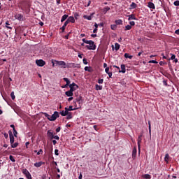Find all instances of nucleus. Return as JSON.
<instances>
[{
	"label": "nucleus",
	"mask_w": 179,
	"mask_h": 179,
	"mask_svg": "<svg viewBox=\"0 0 179 179\" xmlns=\"http://www.w3.org/2000/svg\"><path fill=\"white\" fill-rule=\"evenodd\" d=\"M108 10H110V7H106V8H104V11H105V12H108Z\"/></svg>",
	"instance_id": "49"
},
{
	"label": "nucleus",
	"mask_w": 179,
	"mask_h": 179,
	"mask_svg": "<svg viewBox=\"0 0 179 179\" xmlns=\"http://www.w3.org/2000/svg\"><path fill=\"white\" fill-rule=\"evenodd\" d=\"M105 71H106V73H110L109 72L110 71V68H108V67L106 68Z\"/></svg>",
	"instance_id": "48"
},
{
	"label": "nucleus",
	"mask_w": 179,
	"mask_h": 179,
	"mask_svg": "<svg viewBox=\"0 0 179 179\" xmlns=\"http://www.w3.org/2000/svg\"><path fill=\"white\" fill-rule=\"evenodd\" d=\"M63 80H64V82H66V85H69V84L71 83V81L67 78H64Z\"/></svg>",
	"instance_id": "26"
},
{
	"label": "nucleus",
	"mask_w": 179,
	"mask_h": 179,
	"mask_svg": "<svg viewBox=\"0 0 179 179\" xmlns=\"http://www.w3.org/2000/svg\"><path fill=\"white\" fill-rule=\"evenodd\" d=\"M61 115H62V117H65L66 115V112H65V110H62V112H60Z\"/></svg>",
	"instance_id": "34"
},
{
	"label": "nucleus",
	"mask_w": 179,
	"mask_h": 179,
	"mask_svg": "<svg viewBox=\"0 0 179 179\" xmlns=\"http://www.w3.org/2000/svg\"><path fill=\"white\" fill-rule=\"evenodd\" d=\"M142 143V138L138 137L137 144L139 152H141V143Z\"/></svg>",
	"instance_id": "12"
},
{
	"label": "nucleus",
	"mask_w": 179,
	"mask_h": 179,
	"mask_svg": "<svg viewBox=\"0 0 179 179\" xmlns=\"http://www.w3.org/2000/svg\"><path fill=\"white\" fill-rule=\"evenodd\" d=\"M53 139H57V141H59V136H53Z\"/></svg>",
	"instance_id": "46"
},
{
	"label": "nucleus",
	"mask_w": 179,
	"mask_h": 179,
	"mask_svg": "<svg viewBox=\"0 0 179 179\" xmlns=\"http://www.w3.org/2000/svg\"><path fill=\"white\" fill-rule=\"evenodd\" d=\"M58 117H59V113L55 111L54 114L50 116V121H55Z\"/></svg>",
	"instance_id": "4"
},
{
	"label": "nucleus",
	"mask_w": 179,
	"mask_h": 179,
	"mask_svg": "<svg viewBox=\"0 0 179 179\" xmlns=\"http://www.w3.org/2000/svg\"><path fill=\"white\" fill-rule=\"evenodd\" d=\"M52 143H53V145H57V141L56 140H53L52 141Z\"/></svg>",
	"instance_id": "59"
},
{
	"label": "nucleus",
	"mask_w": 179,
	"mask_h": 179,
	"mask_svg": "<svg viewBox=\"0 0 179 179\" xmlns=\"http://www.w3.org/2000/svg\"><path fill=\"white\" fill-rule=\"evenodd\" d=\"M95 87H96V90H103V86H101V85H99L96 84L95 85Z\"/></svg>",
	"instance_id": "21"
},
{
	"label": "nucleus",
	"mask_w": 179,
	"mask_h": 179,
	"mask_svg": "<svg viewBox=\"0 0 179 179\" xmlns=\"http://www.w3.org/2000/svg\"><path fill=\"white\" fill-rule=\"evenodd\" d=\"M83 64H85V65H87V60L86 59H83Z\"/></svg>",
	"instance_id": "52"
},
{
	"label": "nucleus",
	"mask_w": 179,
	"mask_h": 179,
	"mask_svg": "<svg viewBox=\"0 0 179 179\" xmlns=\"http://www.w3.org/2000/svg\"><path fill=\"white\" fill-rule=\"evenodd\" d=\"M70 90L71 92H75V90H77V89H79V86L74 83L69 85Z\"/></svg>",
	"instance_id": "2"
},
{
	"label": "nucleus",
	"mask_w": 179,
	"mask_h": 179,
	"mask_svg": "<svg viewBox=\"0 0 179 179\" xmlns=\"http://www.w3.org/2000/svg\"><path fill=\"white\" fill-rule=\"evenodd\" d=\"M171 59L173 60V59H176V55H173V54H171Z\"/></svg>",
	"instance_id": "43"
},
{
	"label": "nucleus",
	"mask_w": 179,
	"mask_h": 179,
	"mask_svg": "<svg viewBox=\"0 0 179 179\" xmlns=\"http://www.w3.org/2000/svg\"><path fill=\"white\" fill-rule=\"evenodd\" d=\"M68 22L66 21L64 24V25L62 26L61 29V30H62V31H65V28L66 27V26H68Z\"/></svg>",
	"instance_id": "19"
},
{
	"label": "nucleus",
	"mask_w": 179,
	"mask_h": 179,
	"mask_svg": "<svg viewBox=\"0 0 179 179\" xmlns=\"http://www.w3.org/2000/svg\"><path fill=\"white\" fill-rule=\"evenodd\" d=\"M104 82V80L103 79H99L98 80V83H99L100 85L103 84V83Z\"/></svg>",
	"instance_id": "41"
},
{
	"label": "nucleus",
	"mask_w": 179,
	"mask_h": 179,
	"mask_svg": "<svg viewBox=\"0 0 179 179\" xmlns=\"http://www.w3.org/2000/svg\"><path fill=\"white\" fill-rule=\"evenodd\" d=\"M10 24H9V22H6V27L7 28V29H10V30H12V27H10Z\"/></svg>",
	"instance_id": "29"
},
{
	"label": "nucleus",
	"mask_w": 179,
	"mask_h": 179,
	"mask_svg": "<svg viewBox=\"0 0 179 179\" xmlns=\"http://www.w3.org/2000/svg\"><path fill=\"white\" fill-rule=\"evenodd\" d=\"M129 24H130V26L132 27V26H135V22L131 21V22H129Z\"/></svg>",
	"instance_id": "44"
},
{
	"label": "nucleus",
	"mask_w": 179,
	"mask_h": 179,
	"mask_svg": "<svg viewBox=\"0 0 179 179\" xmlns=\"http://www.w3.org/2000/svg\"><path fill=\"white\" fill-rule=\"evenodd\" d=\"M41 153H43V150H41V149L37 152L38 156Z\"/></svg>",
	"instance_id": "54"
},
{
	"label": "nucleus",
	"mask_w": 179,
	"mask_h": 179,
	"mask_svg": "<svg viewBox=\"0 0 179 179\" xmlns=\"http://www.w3.org/2000/svg\"><path fill=\"white\" fill-rule=\"evenodd\" d=\"M44 115L46 117V118H48V120H49V121H51V115H48L47 113H45Z\"/></svg>",
	"instance_id": "28"
},
{
	"label": "nucleus",
	"mask_w": 179,
	"mask_h": 179,
	"mask_svg": "<svg viewBox=\"0 0 179 179\" xmlns=\"http://www.w3.org/2000/svg\"><path fill=\"white\" fill-rule=\"evenodd\" d=\"M36 64L38 66H44V65H45V62L43 59L36 60Z\"/></svg>",
	"instance_id": "6"
},
{
	"label": "nucleus",
	"mask_w": 179,
	"mask_h": 179,
	"mask_svg": "<svg viewBox=\"0 0 179 179\" xmlns=\"http://www.w3.org/2000/svg\"><path fill=\"white\" fill-rule=\"evenodd\" d=\"M148 128H149V134H150V136H152V127L150 124V121L148 122Z\"/></svg>",
	"instance_id": "18"
},
{
	"label": "nucleus",
	"mask_w": 179,
	"mask_h": 179,
	"mask_svg": "<svg viewBox=\"0 0 179 179\" xmlns=\"http://www.w3.org/2000/svg\"><path fill=\"white\" fill-rule=\"evenodd\" d=\"M76 102L79 104L77 108H80V104H83V99L81 96L76 98L75 103H76Z\"/></svg>",
	"instance_id": "3"
},
{
	"label": "nucleus",
	"mask_w": 179,
	"mask_h": 179,
	"mask_svg": "<svg viewBox=\"0 0 179 179\" xmlns=\"http://www.w3.org/2000/svg\"><path fill=\"white\" fill-rule=\"evenodd\" d=\"M9 136H10V143L12 145L13 143H15V137L13 136V134H12L11 131H8Z\"/></svg>",
	"instance_id": "8"
},
{
	"label": "nucleus",
	"mask_w": 179,
	"mask_h": 179,
	"mask_svg": "<svg viewBox=\"0 0 179 179\" xmlns=\"http://www.w3.org/2000/svg\"><path fill=\"white\" fill-rule=\"evenodd\" d=\"M10 96H11L12 100H15L16 96H15V92H11Z\"/></svg>",
	"instance_id": "31"
},
{
	"label": "nucleus",
	"mask_w": 179,
	"mask_h": 179,
	"mask_svg": "<svg viewBox=\"0 0 179 179\" xmlns=\"http://www.w3.org/2000/svg\"><path fill=\"white\" fill-rule=\"evenodd\" d=\"M170 159V155L169 154H166L164 160L166 163H169V159Z\"/></svg>",
	"instance_id": "25"
},
{
	"label": "nucleus",
	"mask_w": 179,
	"mask_h": 179,
	"mask_svg": "<svg viewBox=\"0 0 179 179\" xmlns=\"http://www.w3.org/2000/svg\"><path fill=\"white\" fill-rule=\"evenodd\" d=\"M55 64L57 65L58 66H65L66 65V63L64 61H58V60H55Z\"/></svg>",
	"instance_id": "5"
},
{
	"label": "nucleus",
	"mask_w": 179,
	"mask_h": 179,
	"mask_svg": "<svg viewBox=\"0 0 179 179\" xmlns=\"http://www.w3.org/2000/svg\"><path fill=\"white\" fill-rule=\"evenodd\" d=\"M48 136L50 138V139H54V133L52 132L51 131L48 130L47 133Z\"/></svg>",
	"instance_id": "11"
},
{
	"label": "nucleus",
	"mask_w": 179,
	"mask_h": 179,
	"mask_svg": "<svg viewBox=\"0 0 179 179\" xmlns=\"http://www.w3.org/2000/svg\"><path fill=\"white\" fill-rule=\"evenodd\" d=\"M164 64V62H159V65L163 66Z\"/></svg>",
	"instance_id": "62"
},
{
	"label": "nucleus",
	"mask_w": 179,
	"mask_h": 179,
	"mask_svg": "<svg viewBox=\"0 0 179 179\" xmlns=\"http://www.w3.org/2000/svg\"><path fill=\"white\" fill-rule=\"evenodd\" d=\"M132 157L135 159L136 157V148H134L132 151Z\"/></svg>",
	"instance_id": "16"
},
{
	"label": "nucleus",
	"mask_w": 179,
	"mask_h": 179,
	"mask_svg": "<svg viewBox=\"0 0 179 179\" xmlns=\"http://www.w3.org/2000/svg\"><path fill=\"white\" fill-rule=\"evenodd\" d=\"M149 62L150 64H157V62L156 60H151Z\"/></svg>",
	"instance_id": "45"
},
{
	"label": "nucleus",
	"mask_w": 179,
	"mask_h": 179,
	"mask_svg": "<svg viewBox=\"0 0 179 179\" xmlns=\"http://www.w3.org/2000/svg\"><path fill=\"white\" fill-rule=\"evenodd\" d=\"M89 69H90V67H89V66H85V71H90Z\"/></svg>",
	"instance_id": "53"
},
{
	"label": "nucleus",
	"mask_w": 179,
	"mask_h": 179,
	"mask_svg": "<svg viewBox=\"0 0 179 179\" xmlns=\"http://www.w3.org/2000/svg\"><path fill=\"white\" fill-rule=\"evenodd\" d=\"M176 34H179V29H177L176 31H175Z\"/></svg>",
	"instance_id": "60"
},
{
	"label": "nucleus",
	"mask_w": 179,
	"mask_h": 179,
	"mask_svg": "<svg viewBox=\"0 0 179 179\" xmlns=\"http://www.w3.org/2000/svg\"><path fill=\"white\" fill-rule=\"evenodd\" d=\"M9 159L11 162H13V163H15V158L13 157V156L10 155Z\"/></svg>",
	"instance_id": "36"
},
{
	"label": "nucleus",
	"mask_w": 179,
	"mask_h": 179,
	"mask_svg": "<svg viewBox=\"0 0 179 179\" xmlns=\"http://www.w3.org/2000/svg\"><path fill=\"white\" fill-rule=\"evenodd\" d=\"M116 24H122V20H117L115 21Z\"/></svg>",
	"instance_id": "33"
},
{
	"label": "nucleus",
	"mask_w": 179,
	"mask_h": 179,
	"mask_svg": "<svg viewBox=\"0 0 179 179\" xmlns=\"http://www.w3.org/2000/svg\"><path fill=\"white\" fill-rule=\"evenodd\" d=\"M173 4L175 5V6H179V1H174Z\"/></svg>",
	"instance_id": "40"
},
{
	"label": "nucleus",
	"mask_w": 179,
	"mask_h": 179,
	"mask_svg": "<svg viewBox=\"0 0 179 179\" xmlns=\"http://www.w3.org/2000/svg\"><path fill=\"white\" fill-rule=\"evenodd\" d=\"M78 178H79V179H82V174H80Z\"/></svg>",
	"instance_id": "64"
},
{
	"label": "nucleus",
	"mask_w": 179,
	"mask_h": 179,
	"mask_svg": "<svg viewBox=\"0 0 179 179\" xmlns=\"http://www.w3.org/2000/svg\"><path fill=\"white\" fill-rule=\"evenodd\" d=\"M84 19H87V20H92V18L93 17V14H91V15H84Z\"/></svg>",
	"instance_id": "17"
},
{
	"label": "nucleus",
	"mask_w": 179,
	"mask_h": 179,
	"mask_svg": "<svg viewBox=\"0 0 179 179\" xmlns=\"http://www.w3.org/2000/svg\"><path fill=\"white\" fill-rule=\"evenodd\" d=\"M65 94L66 96H68V97H72V96H73V92L70 90L69 91H66L65 92Z\"/></svg>",
	"instance_id": "10"
},
{
	"label": "nucleus",
	"mask_w": 179,
	"mask_h": 179,
	"mask_svg": "<svg viewBox=\"0 0 179 179\" xmlns=\"http://www.w3.org/2000/svg\"><path fill=\"white\" fill-rule=\"evenodd\" d=\"M64 112L66 113V114L68 115V114H71V113H69V110H68V108H65V110Z\"/></svg>",
	"instance_id": "42"
},
{
	"label": "nucleus",
	"mask_w": 179,
	"mask_h": 179,
	"mask_svg": "<svg viewBox=\"0 0 179 179\" xmlns=\"http://www.w3.org/2000/svg\"><path fill=\"white\" fill-rule=\"evenodd\" d=\"M132 29V27L131 25H127L125 27V30H131Z\"/></svg>",
	"instance_id": "35"
},
{
	"label": "nucleus",
	"mask_w": 179,
	"mask_h": 179,
	"mask_svg": "<svg viewBox=\"0 0 179 179\" xmlns=\"http://www.w3.org/2000/svg\"><path fill=\"white\" fill-rule=\"evenodd\" d=\"M13 134H14V136H17V131H16V129H14L13 130Z\"/></svg>",
	"instance_id": "39"
},
{
	"label": "nucleus",
	"mask_w": 179,
	"mask_h": 179,
	"mask_svg": "<svg viewBox=\"0 0 179 179\" xmlns=\"http://www.w3.org/2000/svg\"><path fill=\"white\" fill-rule=\"evenodd\" d=\"M68 110L69 111H73V110H76V108H73V107L72 106H70L69 108H68Z\"/></svg>",
	"instance_id": "37"
},
{
	"label": "nucleus",
	"mask_w": 179,
	"mask_h": 179,
	"mask_svg": "<svg viewBox=\"0 0 179 179\" xmlns=\"http://www.w3.org/2000/svg\"><path fill=\"white\" fill-rule=\"evenodd\" d=\"M110 29H111L112 30H116V29H117V25H115V24H112V25L110 26Z\"/></svg>",
	"instance_id": "30"
},
{
	"label": "nucleus",
	"mask_w": 179,
	"mask_h": 179,
	"mask_svg": "<svg viewBox=\"0 0 179 179\" xmlns=\"http://www.w3.org/2000/svg\"><path fill=\"white\" fill-rule=\"evenodd\" d=\"M71 118H72V114L69 113V114L67 115L66 119H67V120H71Z\"/></svg>",
	"instance_id": "38"
},
{
	"label": "nucleus",
	"mask_w": 179,
	"mask_h": 179,
	"mask_svg": "<svg viewBox=\"0 0 179 179\" xmlns=\"http://www.w3.org/2000/svg\"><path fill=\"white\" fill-rule=\"evenodd\" d=\"M94 27H95V29H97V27H99V25L96 23H95Z\"/></svg>",
	"instance_id": "61"
},
{
	"label": "nucleus",
	"mask_w": 179,
	"mask_h": 179,
	"mask_svg": "<svg viewBox=\"0 0 179 179\" xmlns=\"http://www.w3.org/2000/svg\"><path fill=\"white\" fill-rule=\"evenodd\" d=\"M121 69L120 70L119 72H122V73H125L126 70H125V64H122L121 65Z\"/></svg>",
	"instance_id": "15"
},
{
	"label": "nucleus",
	"mask_w": 179,
	"mask_h": 179,
	"mask_svg": "<svg viewBox=\"0 0 179 179\" xmlns=\"http://www.w3.org/2000/svg\"><path fill=\"white\" fill-rule=\"evenodd\" d=\"M22 173L23 174H24V176H26L27 178L31 179V175L30 174L29 171H27V169H23Z\"/></svg>",
	"instance_id": "7"
},
{
	"label": "nucleus",
	"mask_w": 179,
	"mask_h": 179,
	"mask_svg": "<svg viewBox=\"0 0 179 179\" xmlns=\"http://www.w3.org/2000/svg\"><path fill=\"white\" fill-rule=\"evenodd\" d=\"M59 131H61V127H57L56 129V132H59Z\"/></svg>",
	"instance_id": "56"
},
{
	"label": "nucleus",
	"mask_w": 179,
	"mask_h": 179,
	"mask_svg": "<svg viewBox=\"0 0 179 179\" xmlns=\"http://www.w3.org/2000/svg\"><path fill=\"white\" fill-rule=\"evenodd\" d=\"M55 155L56 156H59V154L58 153V150H55Z\"/></svg>",
	"instance_id": "50"
},
{
	"label": "nucleus",
	"mask_w": 179,
	"mask_h": 179,
	"mask_svg": "<svg viewBox=\"0 0 179 179\" xmlns=\"http://www.w3.org/2000/svg\"><path fill=\"white\" fill-rule=\"evenodd\" d=\"M86 48L88 50H96V45H94V42L93 41H91V43H90V44L87 45Z\"/></svg>",
	"instance_id": "1"
},
{
	"label": "nucleus",
	"mask_w": 179,
	"mask_h": 179,
	"mask_svg": "<svg viewBox=\"0 0 179 179\" xmlns=\"http://www.w3.org/2000/svg\"><path fill=\"white\" fill-rule=\"evenodd\" d=\"M136 18L135 17V15H129L128 20H135Z\"/></svg>",
	"instance_id": "22"
},
{
	"label": "nucleus",
	"mask_w": 179,
	"mask_h": 179,
	"mask_svg": "<svg viewBox=\"0 0 179 179\" xmlns=\"http://www.w3.org/2000/svg\"><path fill=\"white\" fill-rule=\"evenodd\" d=\"M148 8H150V9H155V3H152V2H148Z\"/></svg>",
	"instance_id": "14"
},
{
	"label": "nucleus",
	"mask_w": 179,
	"mask_h": 179,
	"mask_svg": "<svg viewBox=\"0 0 179 179\" xmlns=\"http://www.w3.org/2000/svg\"><path fill=\"white\" fill-rule=\"evenodd\" d=\"M66 22H67L68 23H75V17L71 16L66 20Z\"/></svg>",
	"instance_id": "9"
},
{
	"label": "nucleus",
	"mask_w": 179,
	"mask_h": 179,
	"mask_svg": "<svg viewBox=\"0 0 179 179\" xmlns=\"http://www.w3.org/2000/svg\"><path fill=\"white\" fill-rule=\"evenodd\" d=\"M66 19H68V15H64L62 17L61 22H65V20H66Z\"/></svg>",
	"instance_id": "23"
},
{
	"label": "nucleus",
	"mask_w": 179,
	"mask_h": 179,
	"mask_svg": "<svg viewBox=\"0 0 179 179\" xmlns=\"http://www.w3.org/2000/svg\"><path fill=\"white\" fill-rule=\"evenodd\" d=\"M74 17H75V19L78 20V17H79V14L75 13Z\"/></svg>",
	"instance_id": "51"
},
{
	"label": "nucleus",
	"mask_w": 179,
	"mask_h": 179,
	"mask_svg": "<svg viewBox=\"0 0 179 179\" xmlns=\"http://www.w3.org/2000/svg\"><path fill=\"white\" fill-rule=\"evenodd\" d=\"M120 44H118V43H115V51H118V50H120Z\"/></svg>",
	"instance_id": "27"
},
{
	"label": "nucleus",
	"mask_w": 179,
	"mask_h": 179,
	"mask_svg": "<svg viewBox=\"0 0 179 179\" xmlns=\"http://www.w3.org/2000/svg\"><path fill=\"white\" fill-rule=\"evenodd\" d=\"M131 8H136V3H132L131 4Z\"/></svg>",
	"instance_id": "47"
},
{
	"label": "nucleus",
	"mask_w": 179,
	"mask_h": 179,
	"mask_svg": "<svg viewBox=\"0 0 179 179\" xmlns=\"http://www.w3.org/2000/svg\"><path fill=\"white\" fill-rule=\"evenodd\" d=\"M143 178H145V179H150L152 178V176L149 174H145V175H143Z\"/></svg>",
	"instance_id": "20"
},
{
	"label": "nucleus",
	"mask_w": 179,
	"mask_h": 179,
	"mask_svg": "<svg viewBox=\"0 0 179 179\" xmlns=\"http://www.w3.org/2000/svg\"><path fill=\"white\" fill-rule=\"evenodd\" d=\"M92 41H85V44H90Z\"/></svg>",
	"instance_id": "58"
},
{
	"label": "nucleus",
	"mask_w": 179,
	"mask_h": 179,
	"mask_svg": "<svg viewBox=\"0 0 179 179\" xmlns=\"http://www.w3.org/2000/svg\"><path fill=\"white\" fill-rule=\"evenodd\" d=\"M124 57H125V58H129V59H132V58L134 57V56L129 55V54H128V53H125V54H124Z\"/></svg>",
	"instance_id": "24"
},
{
	"label": "nucleus",
	"mask_w": 179,
	"mask_h": 179,
	"mask_svg": "<svg viewBox=\"0 0 179 179\" xmlns=\"http://www.w3.org/2000/svg\"><path fill=\"white\" fill-rule=\"evenodd\" d=\"M4 138H6V139H8V134L4 133Z\"/></svg>",
	"instance_id": "57"
},
{
	"label": "nucleus",
	"mask_w": 179,
	"mask_h": 179,
	"mask_svg": "<svg viewBox=\"0 0 179 179\" xmlns=\"http://www.w3.org/2000/svg\"><path fill=\"white\" fill-rule=\"evenodd\" d=\"M97 31V29L95 28L94 30H93V33H96Z\"/></svg>",
	"instance_id": "63"
},
{
	"label": "nucleus",
	"mask_w": 179,
	"mask_h": 179,
	"mask_svg": "<svg viewBox=\"0 0 179 179\" xmlns=\"http://www.w3.org/2000/svg\"><path fill=\"white\" fill-rule=\"evenodd\" d=\"M108 75L109 78H111L113 76V73L109 72V73H108Z\"/></svg>",
	"instance_id": "55"
},
{
	"label": "nucleus",
	"mask_w": 179,
	"mask_h": 179,
	"mask_svg": "<svg viewBox=\"0 0 179 179\" xmlns=\"http://www.w3.org/2000/svg\"><path fill=\"white\" fill-rule=\"evenodd\" d=\"M43 164H44V162H36L34 164L35 167H41V166H43Z\"/></svg>",
	"instance_id": "13"
},
{
	"label": "nucleus",
	"mask_w": 179,
	"mask_h": 179,
	"mask_svg": "<svg viewBox=\"0 0 179 179\" xmlns=\"http://www.w3.org/2000/svg\"><path fill=\"white\" fill-rule=\"evenodd\" d=\"M17 145H19L17 143H15L11 144V148H17Z\"/></svg>",
	"instance_id": "32"
}]
</instances>
